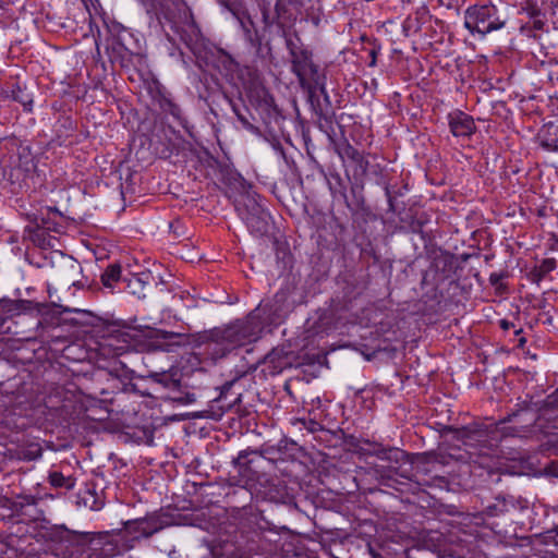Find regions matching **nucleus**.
I'll return each instance as SVG.
<instances>
[{
    "mask_svg": "<svg viewBox=\"0 0 558 558\" xmlns=\"http://www.w3.org/2000/svg\"><path fill=\"white\" fill-rule=\"evenodd\" d=\"M161 529L158 520L154 517L136 519L125 523V530L134 538L149 537Z\"/></svg>",
    "mask_w": 558,
    "mask_h": 558,
    "instance_id": "423d86ee",
    "label": "nucleus"
},
{
    "mask_svg": "<svg viewBox=\"0 0 558 558\" xmlns=\"http://www.w3.org/2000/svg\"><path fill=\"white\" fill-rule=\"evenodd\" d=\"M500 328L504 329V330H509L510 328L514 327V325L506 319H501L500 323Z\"/></svg>",
    "mask_w": 558,
    "mask_h": 558,
    "instance_id": "f3484780",
    "label": "nucleus"
},
{
    "mask_svg": "<svg viewBox=\"0 0 558 558\" xmlns=\"http://www.w3.org/2000/svg\"><path fill=\"white\" fill-rule=\"evenodd\" d=\"M149 279L150 275L148 272H141L131 274L130 277L123 278V281L126 283L130 293L143 298L145 296L144 291L149 283Z\"/></svg>",
    "mask_w": 558,
    "mask_h": 558,
    "instance_id": "1a4fd4ad",
    "label": "nucleus"
},
{
    "mask_svg": "<svg viewBox=\"0 0 558 558\" xmlns=\"http://www.w3.org/2000/svg\"><path fill=\"white\" fill-rule=\"evenodd\" d=\"M525 338L524 337H520L519 338V347H523L525 344Z\"/></svg>",
    "mask_w": 558,
    "mask_h": 558,
    "instance_id": "5701e85b",
    "label": "nucleus"
},
{
    "mask_svg": "<svg viewBox=\"0 0 558 558\" xmlns=\"http://www.w3.org/2000/svg\"><path fill=\"white\" fill-rule=\"evenodd\" d=\"M292 71L299 77V81L302 85L308 76L316 72L311 56L306 51L293 53Z\"/></svg>",
    "mask_w": 558,
    "mask_h": 558,
    "instance_id": "0eeeda50",
    "label": "nucleus"
},
{
    "mask_svg": "<svg viewBox=\"0 0 558 558\" xmlns=\"http://www.w3.org/2000/svg\"><path fill=\"white\" fill-rule=\"evenodd\" d=\"M82 499L84 505L90 510L98 511L104 507V501L98 499L96 495L90 490H86Z\"/></svg>",
    "mask_w": 558,
    "mask_h": 558,
    "instance_id": "4468645a",
    "label": "nucleus"
},
{
    "mask_svg": "<svg viewBox=\"0 0 558 558\" xmlns=\"http://www.w3.org/2000/svg\"><path fill=\"white\" fill-rule=\"evenodd\" d=\"M69 266H70V270H71L72 272H76V271H77L78 266H77V265H75V263H74V262H69Z\"/></svg>",
    "mask_w": 558,
    "mask_h": 558,
    "instance_id": "4be33fe9",
    "label": "nucleus"
},
{
    "mask_svg": "<svg viewBox=\"0 0 558 558\" xmlns=\"http://www.w3.org/2000/svg\"><path fill=\"white\" fill-rule=\"evenodd\" d=\"M49 482L53 487H63L66 489H72L75 484L72 477H66L61 472L50 473Z\"/></svg>",
    "mask_w": 558,
    "mask_h": 558,
    "instance_id": "ddd939ff",
    "label": "nucleus"
},
{
    "mask_svg": "<svg viewBox=\"0 0 558 558\" xmlns=\"http://www.w3.org/2000/svg\"><path fill=\"white\" fill-rule=\"evenodd\" d=\"M238 210L251 232L264 234L267 231L266 218L268 214L258 203L254 202L251 210L242 208H239Z\"/></svg>",
    "mask_w": 558,
    "mask_h": 558,
    "instance_id": "20e7f679",
    "label": "nucleus"
},
{
    "mask_svg": "<svg viewBox=\"0 0 558 558\" xmlns=\"http://www.w3.org/2000/svg\"><path fill=\"white\" fill-rule=\"evenodd\" d=\"M253 460L247 459V453L241 451L234 460V468L238 470L240 482L248 485L257 480V473L252 469Z\"/></svg>",
    "mask_w": 558,
    "mask_h": 558,
    "instance_id": "6e6552de",
    "label": "nucleus"
},
{
    "mask_svg": "<svg viewBox=\"0 0 558 558\" xmlns=\"http://www.w3.org/2000/svg\"><path fill=\"white\" fill-rule=\"evenodd\" d=\"M514 333H515L517 336L521 335V333H522V329H521V328L515 329V330H514Z\"/></svg>",
    "mask_w": 558,
    "mask_h": 558,
    "instance_id": "b1692460",
    "label": "nucleus"
},
{
    "mask_svg": "<svg viewBox=\"0 0 558 558\" xmlns=\"http://www.w3.org/2000/svg\"><path fill=\"white\" fill-rule=\"evenodd\" d=\"M557 267V262L555 258H545L541 262V264L536 268L537 276L539 278H544L546 275L555 270Z\"/></svg>",
    "mask_w": 558,
    "mask_h": 558,
    "instance_id": "2eb2a0df",
    "label": "nucleus"
},
{
    "mask_svg": "<svg viewBox=\"0 0 558 558\" xmlns=\"http://www.w3.org/2000/svg\"><path fill=\"white\" fill-rule=\"evenodd\" d=\"M450 132L456 137L471 136L475 132V123L471 116L461 110H454L448 114Z\"/></svg>",
    "mask_w": 558,
    "mask_h": 558,
    "instance_id": "39448f33",
    "label": "nucleus"
},
{
    "mask_svg": "<svg viewBox=\"0 0 558 558\" xmlns=\"http://www.w3.org/2000/svg\"><path fill=\"white\" fill-rule=\"evenodd\" d=\"M47 292H48L49 299L51 301V305L53 307L59 308L61 313H78L80 312V310H77V308H71V307L64 306L62 304L61 298L59 295H57V290L50 283H47Z\"/></svg>",
    "mask_w": 558,
    "mask_h": 558,
    "instance_id": "9b49d317",
    "label": "nucleus"
},
{
    "mask_svg": "<svg viewBox=\"0 0 558 558\" xmlns=\"http://www.w3.org/2000/svg\"><path fill=\"white\" fill-rule=\"evenodd\" d=\"M507 17L494 4L470 7L464 14V26L472 34L485 36L505 27Z\"/></svg>",
    "mask_w": 558,
    "mask_h": 558,
    "instance_id": "f257e3e1",
    "label": "nucleus"
},
{
    "mask_svg": "<svg viewBox=\"0 0 558 558\" xmlns=\"http://www.w3.org/2000/svg\"><path fill=\"white\" fill-rule=\"evenodd\" d=\"M558 403V391L557 393L549 396L547 399V404H555Z\"/></svg>",
    "mask_w": 558,
    "mask_h": 558,
    "instance_id": "6ab92c4d",
    "label": "nucleus"
},
{
    "mask_svg": "<svg viewBox=\"0 0 558 558\" xmlns=\"http://www.w3.org/2000/svg\"><path fill=\"white\" fill-rule=\"evenodd\" d=\"M121 278V267L119 265H110L101 275V283L105 288L113 290L114 283Z\"/></svg>",
    "mask_w": 558,
    "mask_h": 558,
    "instance_id": "9d476101",
    "label": "nucleus"
},
{
    "mask_svg": "<svg viewBox=\"0 0 558 558\" xmlns=\"http://www.w3.org/2000/svg\"><path fill=\"white\" fill-rule=\"evenodd\" d=\"M180 108L177 105H171L170 113L177 118L180 117Z\"/></svg>",
    "mask_w": 558,
    "mask_h": 558,
    "instance_id": "a211bd4d",
    "label": "nucleus"
},
{
    "mask_svg": "<svg viewBox=\"0 0 558 558\" xmlns=\"http://www.w3.org/2000/svg\"><path fill=\"white\" fill-rule=\"evenodd\" d=\"M59 282L64 284V286H76V281L71 277V276H62L60 279H59Z\"/></svg>",
    "mask_w": 558,
    "mask_h": 558,
    "instance_id": "dca6fc26",
    "label": "nucleus"
},
{
    "mask_svg": "<svg viewBox=\"0 0 558 558\" xmlns=\"http://www.w3.org/2000/svg\"><path fill=\"white\" fill-rule=\"evenodd\" d=\"M465 445H471L473 440L483 441L487 439V432L484 428L466 427L463 430Z\"/></svg>",
    "mask_w": 558,
    "mask_h": 558,
    "instance_id": "f8f14e48",
    "label": "nucleus"
},
{
    "mask_svg": "<svg viewBox=\"0 0 558 558\" xmlns=\"http://www.w3.org/2000/svg\"><path fill=\"white\" fill-rule=\"evenodd\" d=\"M372 60L369 62V66H374L376 64V52L374 50L371 51Z\"/></svg>",
    "mask_w": 558,
    "mask_h": 558,
    "instance_id": "aec40b11",
    "label": "nucleus"
},
{
    "mask_svg": "<svg viewBox=\"0 0 558 558\" xmlns=\"http://www.w3.org/2000/svg\"><path fill=\"white\" fill-rule=\"evenodd\" d=\"M133 349V336L130 331L118 330L100 343L101 354L110 357L120 356Z\"/></svg>",
    "mask_w": 558,
    "mask_h": 558,
    "instance_id": "7ed1b4c3",
    "label": "nucleus"
},
{
    "mask_svg": "<svg viewBox=\"0 0 558 558\" xmlns=\"http://www.w3.org/2000/svg\"><path fill=\"white\" fill-rule=\"evenodd\" d=\"M499 279V276L497 274H492L489 277V280L493 284H496Z\"/></svg>",
    "mask_w": 558,
    "mask_h": 558,
    "instance_id": "412c9836",
    "label": "nucleus"
},
{
    "mask_svg": "<svg viewBox=\"0 0 558 558\" xmlns=\"http://www.w3.org/2000/svg\"><path fill=\"white\" fill-rule=\"evenodd\" d=\"M219 338L223 345V350L229 352L255 341L257 339V335L254 332L253 324L251 322H246L227 327L220 332Z\"/></svg>",
    "mask_w": 558,
    "mask_h": 558,
    "instance_id": "f03ea898",
    "label": "nucleus"
}]
</instances>
